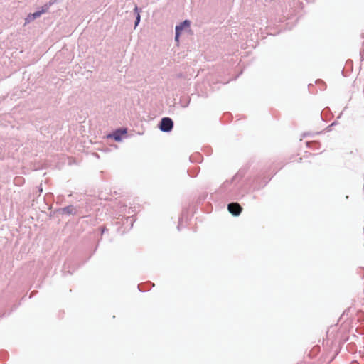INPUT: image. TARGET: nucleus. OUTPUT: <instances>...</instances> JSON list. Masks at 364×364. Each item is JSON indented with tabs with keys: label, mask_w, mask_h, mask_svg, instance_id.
<instances>
[{
	"label": "nucleus",
	"mask_w": 364,
	"mask_h": 364,
	"mask_svg": "<svg viewBox=\"0 0 364 364\" xmlns=\"http://www.w3.org/2000/svg\"><path fill=\"white\" fill-rule=\"evenodd\" d=\"M138 289H139V291H141V289H140V286L139 285H138Z\"/></svg>",
	"instance_id": "nucleus-12"
},
{
	"label": "nucleus",
	"mask_w": 364,
	"mask_h": 364,
	"mask_svg": "<svg viewBox=\"0 0 364 364\" xmlns=\"http://www.w3.org/2000/svg\"><path fill=\"white\" fill-rule=\"evenodd\" d=\"M228 209L234 216H238L242 211V207L237 203H231L228 204Z\"/></svg>",
	"instance_id": "nucleus-2"
},
{
	"label": "nucleus",
	"mask_w": 364,
	"mask_h": 364,
	"mask_svg": "<svg viewBox=\"0 0 364 364\" xmlns=\"http://www.w3.org/2000/svg\"><path fill=\"white\" fill-rule=\"evenodd\" d=\"M60 213L62 214L65 215H75L76 213V209L73 205H68L66 207H64L60 210Z\"/></svg>",
	"instance_id": "nucleus-4"
},
{
	"label": "nucleus",
	"mask_w": 364,
	"mask_h": 364,
	"mask_svg": "<svg viewBox=\"0 0 364 364\" xmlns=\"http://www.w3.org/2000/svg\"><path fill=\"white\" fill-rule=\"evenodd\" d=\"M173 127V122L169 117L161 119L159 124V129L164 132H169Z\"/></svg>",
	"instance_id": "nucleus-1"
},
{
	"label": "nucleus",
	"mask_w": 364,
	"mask_h": 364,
	"mask_svg": "<svg viewBox=\"0 0 364 364\" xmlns=\"http://www.w3.org/2000/svg\"><path fill=\"white\" fill-rule=\"evenodd\" d=\"M31 14L32 18H33V19H36V18H37L40 17V16L42 15V14H41L40 11H36V12L33 13V14Z\"/></svg>",
	"instance_id": "nucleus-8"
},
{
	"label": "nucleus",
	"mask_w": 364,
	"mask_h": 364,
	"mask_svg": "<svg viewBox=\"0 0 364 364\" xmlns=\"http://www.w3.org/2000/svg\"><path fill=\"white\" fill-rule=\"evenodd\" d=\"M189 26L190 21L188 20H185L176 26L175 31L181 32V31L183 30L185 27H188Z\"/></svg>",
	"instance_id": "nucleus-5"
},
{
	"label": "nucleus",
	"mask_w": 364,
	"mask_h": 364,
	"mask_svg": "<svg viewBox=\"0 0 364 364\" xmlns=\"http://www.w3.org/2000/svg\"><path fill=\"white\" fill-rule=\"evenodd\" d=\"M55 2V1H50L48 3H46L45 5H43L42 7H41V9L39 10L41 14H45L46 12L48 11L50 7Z\"/></svg>",
	"instance_id": "nucleus-6"
},
{
	"label": "nucleus",
	"mask_w": 364,
	"mask_h": 364,
	"mask_svg": "<svg viewBox=\"0 0 364 364\" xmlns=\"http://www.w3.org/2000/svg\"><path fill=\"white\" fill-rule=\"evenodd\" d=\"M134 10V12L136 14L135 23H134L135 28H136L140 22V14H139V8L137 7V6H135V8Z\"/></svg>",
	"instance_id": "nucleus-7"
},
{
	"label": "nucleus",
	"mask_w": 364,
	"mask_h": 364,
	"mask_svg": "<svg viewBox=\"0 0 364 364\" xmlns=\"http://www.w3.org/2000/svg\"><path fill=\"white\" fill-rule=\"evenodd\" d=\"M33 20H34V19L32 18L31 14H29V15L26 17V18L25 19V21H26V22H25V23H27L31 22V21H33Z\"/></svg>",
	"instance_id": "nucleus-10"
},
{
	"label": "nucleus",
	"mask_w": 364,
	"mask_h": 364,
	"mask_svg": "<svg viewBox=\"0 0 364 364\" xmlns=\"http://www.w3.org/2000/svg\"><path fill=\"white\" fill-rule=\"evenodd\" d=\"M181 35V32H178L177 31H175V41L178 42L179 41V36Z\"/></svg>",
	"instance_id": "nucleus-9"
},
{
	"label": "nucleus",
	"mask_w": 364,
	"mask_h": 364,
	"mask_svg": "<svg viewBox=\"0 0 364 364\" xmlns=\"http://www.w3.org/2000/svg\"><path fill=\"white\" fill-rule=\"evenodd\" d=\"M127 133V129H117L112 134L107 136L109 138L114 139L116 141H120L122 140V135Z\"/></svg>",
	"instance_id": "nucleus-3"
},
{
	"label": "nucleus",
	"mask_w": 364,
	"mask_h": 364,
	"mask_svg": "<svg viewBox=\"0 0 364 364\" xmlns=\"http://www.w3.org/2000/svg\"><path fill=\"white\" fill-rule=\"evenodd\" d=\"M105 231V228H102V233L103 234Z\"/></svg>",
	"instance_id": "nucleus-11"
}]
</instances>
